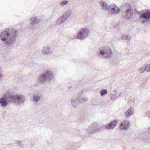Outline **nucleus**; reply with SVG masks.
<instances>
[{
    "mask_svg": "<svg viewBox=\"0 0 150 150\" xmlns=\"http://www.w3.org/2000/svg\"><path fill=\"white\" fill-rule=\"evenodd\" d=\"M72 13V10L71 9H69L62 15L67 20L70 16Z\"/></svg>",
    "mask_w": 150,
    "mask_h": 150,
    "instance_id": "nucleus-18",
    "label": "nucleus"
},
{
    "mask_svg": "<svg viewBox=\"0 0 150 150\" xmlns=\"http://www.w3.org/2000/svg\"><path fill=\"white\" fill-rule=\"evenodd\" d=\"M100 93L101 96H103L107 94L108 93V91L106 89H103L100 91Z\"/></svg>",
    "mask_w": 150,
    "mask_h": 150,
    "instance_id": "nucleus-26",
    "label": "nucleus"
},
{
    "mask_svg": "<svg viewBox=\"0 0 150 150\" xmlns=\"http://www.w3.org/2000/svg\"><path fill=\"white\" fill-rule=\"evenodd\" d=\"M71 88V87H70L69 89L70 88Z\"/></svg>",
    "mask_w": 150,
    "mask_h": 150,
    "instance_id": "nucleus-37",
    "label": "nucleus"
},
{
    "mask_svg": "<svg viewBox=\"0 0 150 150\" xmlns=\"http://www.w3.org/2000/svg\"><path fill=\"white\" fill-rule=\"evenodd\" d=\"M17 35V31L16 29H7L0 33V39L4 44L11 45L15 42Z\"/></svg>",
    "mask_w": 150,
    "mask_h": 150,
    "instance_id": "nucleus-1",
    "label": "nucleus"
},
{
    "mask_svg": "<svg viewBox=\"0 0 150 150\" xmlns=\"http://www.w3.org/2000/svg\"><path fill=\"white\" fill-rule=\"evenodd\" d=\"M149 19H150V11L149 10H147L146 13H142L139 18L140 22L143 24L145 23Z\"/></svg>",
    "mask_w": 150,
    "mask_h": 150,
    "instance_id": "nucleus-8",
    "label": "nucleus"
},
{
    "mask_svg": "<svg viewBox=\"0 0 150 150\" xmlns=\"http://www.w3.org/2000/svg\"><path fill=\"white\" fill-rule=\"evenodd\" d=\"M110 99L111 100H116L118 98V95L117 93L113 94L112 93L110 95Z\"/></svg>",
    "mask_w": 150,
    "mask_h": 150,
    "instance_id": "nucleus-24",
    "label": "nucleus"
},
{
    "mask_svg": "<svg viewBox=\"0 0 150 150\" xmlns=\"http://www.w3.org/2000/svg\"><path fill=\"white\" fill-rule=\"evenodd\" d=\"M100 3L103 10H109L110 6H108L106 2L104 1H101Z\"/></svg>",
    "mask_w": 150,
    "mask_h": 150,
    "instance_id": "nucleus-20",
    "label": "nucleus"
},
{
    "mask_svg": "<svg viewBox=\"0 0 150 150\" xmlns=\"http://www.w3.org/2000/svg\"><path fill=\"white\" fill-rule=\"evenodd\" d=\"M69 1L67 0L62 1L60 3V5L62 7H64L68 4Z\"/></svg>",
    "mask_w": 150,
    "mask_h": 150,
    "instance_id": "nucleus-25",
    "label": "nucleus"
},
{
    "mask_svg": "<svg viewBox=\"0 0 150 150\" xmlns=\"http://www.w3.org/2000/svg\"><path fill=\"white\" fill-rule=\"evenodd\" d=\"M14 103L17 105H21L25 101V96L22 94L14 95Z\"/></svg>",
    "mask_w": 150,
    "mask_h": 150,
    "instance_id": "nucleus-7",
    "label": "nucleus"
},
{
    "mask_svg": "<svg viewBox=\"0 0 150 150\" xmlns=\"http://www.w3.org/2000/svg\"><path fill=\"white\" fill-rule=\"evenodd\" d=\"M130 126L129 121L127 120H124L120 124V128L125 130H127L129 128Z\"/></svg>",
    "mask_w": 150,
    "mask_h": 150,
    "instance_id": "nucleus-13",
    "label": "nucleus"
},
{
    "mask_svg": "<svg viewBox=\"0 0 150 150\" xmlns=\"http://www.w3.org/2000/svg\"><path fill=\"white\" fill-rule=\"evenodd\" d=\"M148 132L150 133V127L149 128Z\"/></svg>",
    "mask_w": 150,
    "mask_h": 150,
    "instance_id": "nucleus-33",
    "label": "nucleus"
},
{
    "mask_svg": "<svg viewBox=\"0 0 150 150\" xmlns=\"http://www.w3.org/2000/svg\"><path fill=\"white\" fill-rule=\"evenodd\" d=\"M101 130L102 128L100 127L99 124L96 122L89 125L86 131L88 133L93 134Z\"/></svg>",
    "mask_w": 150,
    "mask_h": 150,
    "instance_id": "nucleus-5",
    "label": "nucleus"
},
{
    "mask_svg": "<svg viewBox=\"0 0 150 150\" xmlns=\"http://www.w3.org/2000/svg\"><path fill=\"white\" fill-rule=\"evenodd\" d=\"M146 65H148L149 66V67H147V69H149V68L150 67L149 65L147 64Z\"/></svg>",
    "mask_w": 150,
    "mask_h": 150,
    "instance_id": "nucleus-32",
    "label": "nucleus"
},
{
    "mask_svg": "<svg viewBox=\"0 0 150 150\" xmlns=\"http://www.w3.org/2000/svg\"><path fill=\"white\" fill-rule=\"evenodd\" d=\"M3 76V74L1 73H0V79H1Z\"/></svg>",
    "mask_w": 150,
    "mask_h": 150,
    "instance_id": "nucleus-31",
    "label": "nucleus"
},
{
    "mask_svg": "<svg viewBox=\"0 0 150 150\" xmlns=\"http://www.w3.org/2000/svg\"><path fill=\"white\" fill-rule=\"evenodd\" d=\"M125 18L127 19L132 18L134 17L133 10L131 7L129 6L123 14Z\"/></svg>",
    "mask_w": 150,
    "mask_h": 150,
    "instance_id": "nucleus-10",
    "label": "nucleus"
},
{
    "mask_svg": "<svg viewBox=\"0 0 150 150\" xmlns=\"http://www.w3.org/2000/svg\"><path fill=\"white\" fill-rule=\"evenodd\" d=\"M134 15L138 14H140V12L139 11L136 9H135L134 10H133Z\"/></svg>",
    "mask_w": 150,
    "mask_h": 150,
    "instance_id": "nucleus-29",
    "label": "nucleus"
},
{
    "mask_svg": "<svg viewBox=\"0 0 150 150\" xmlns=\"http://www.w3.org/2000/svg\"><path fill=\"white\" fill-rule=\"evenodd\" d=\"M82 95H81V98H80L81 103H84L88 101V99L87 98L82 97Z\"/></svg>",
    "mask_w": 150,
    "mask_h": 150,
    "instance_id": "nucleus-28",
    "label": "nucleus"
},
{
    "mask_svg": "<svg viewBox=\"0 0 150 150\" xmlns=\"http://www.w3.org/2000/svg\"><path fill=\"white\" fill-rule=\"evenodd\" d=\"M99 55L103 56L104 59H110L113 55L111 49L107 46L101 47L99 49Z\"/></svg>",
    "mask_w": 150,
    "mask_h": 150,
    "instance_id": "nucleus-3",
    "label": "nucleus"
},
{
    "mask_svg": "<svg viewBox=\"0 0 150 150\" xmlns=\"http://www.w3.org/2000/svg\"><path fill=\"white\" fill-rule=\"evenodd\" d=\"M42 52L44 54H49L52 52V51L50 46H47L43 47Z\"/></svg>",
    "mask_w": 150,
    "mask_h": 150,
    "instance_id": "nucleus-15",
    "label": "nucleus"
},
{
    "mask_svg": "<svg viewBox=\"0 0 150 150\" xmlns=\"http://www.w3.org/2000/svg\"><path fill=\"white\" fill-rule=\"evenodd\" d=\"M89 33V28H82L80 29L76 35L75 34L74 35L72 39L84 40L88 36Z\"/></svg>",
    "mask_w": 150,
    "mask_h": 150,
    "instance_id": "nucleus-4",
    "label": "nucleus"
},
{
    "mask_svg": "<svg viewBox=\"0 0 150 150\" xmlns=\"http://www.w3.org/2000/svg\"><path fill=\"white\" fill-rule=\"evenodd\" d=\"M114 91V92H116V91H115V90H114V91Z\"/></svg>",
    "mask_w": 150,
    "mask_h": 150,
    "instance_id": "nucleus-34",
    "label": "nucleus"
},
{
    "mask_svg": "<svg viewBox=\"0 0 150 150\" xmlns=\"http://www.w3.org/2000/svg\"><path fill=\"white\" fill-rule=\"evenodd\" d=\"M67 20L62 15L56 21L57 25H61L64 22Z\"/></svg>",
    "mask_w": 150,
    "mask_h": 150,
    "instance_id": "nucleus-19",
    "label": "nucleus"
},
{
    "mask_svg": "<svg viewBox=\"0 0 150 150\" xmlns=\"http://www.w3.org/2000/svg\"><path fill=\"white\" fill-rule=\"evenodd\" d=\"M2 70V67L1 66H0V73H1Z\"/></svg>",
    "mask_w": 150,
    "mask_h": 150,
    "instance_id": "nucleus-30",
    "label": "nucleus"
},
{
    "mask_svg": "<svg viewBox=\"0 0 150 150\" xmlns=\"http://www.w3.org/2000/svg\"><path fill=\"white\" fill-rule=\"evenodd\" d=\"M131 38L130 35H128L124 34L122 37V39L124 40H129Z\"/></svg>",
    "mask_w": 150,
    "mask_h": 150,
    "instance_id": "nucleus-23",
    "label": "nucleus"
},
{
    "mask_svg": "<svg viewBox=\"0 0 150 150\" xmlns=\"http://www.w3.org/2000/svg\"><path fill=\"white\" fill-rule=\"evenodd\" d=\"M149 64V65H150V64Z\"/></svg>",
    "mask_w": 150,
    "mask_h": 150,
    "instance_id": "nucleus-35",
    "label": "nucleus"
},
{
    "mask_svg": "<svg viewBox=\"0 0 150 150\" xmlns=\"http://www.w3.org/2000/svg\"><path fill=\"white\" fill-rule=\"evenodd\" d=\"M117 121L116 120H114L104 125L103 127H104L105 129L110 130L114 129L117 125Z\"/></svg>",
    "mask_w": 150,
    "mask_h": 150,
    "instance_id": "nucleus-9",
    "label": "nucleus"
},
{
    "mask_svg": "<svg viewBox=\"0 0 150 150\" xmlns=\"http://www.w3.org/2000/svg\"><path fill=\"white\" fill-rule=\"evenodd\" d=\"M144 11V10H143V12Z\"/></svg>",
    "mask_w": 150,
    "mask_h": 150,
    "instance_id": "nucleus-36",
    "label": "nucleus"
},
{
    "mask_svg": "<svg viewBox=\"0 0 150 150\" xmlns=\"http://www.w3.org/2000/svg\"><path fill=\"white\" fill-rule=\"evenodd\" d=\"M4 96L7 100L8 104L9 103H14V95H12L8 92L4 93Z\"/></svg>",
    "mask_w": 150,
    "mask_h": 150,
    "instance_id": "nucleus-12",
    "label": "nucleus"
},
{
    "mask_svg": "<svg viewBox=\"0 0 150 150\" xmlns=\"http://www.w3.org/2000/svg\"><path fill=\"white\" fill-rule=\"evenodd\" d=\"M108 11L112 14H116L118 13L120 11V9L115 5L112 4L110 6Z\"/></svg>",
    "mask_w": 150,
    "mask_h": 150,
    "instance_id": "nucleus-11",
    "label": "nucleus"
},
{
    "mask_svg": "<svg viewBox=\"0 0 150 150\" xmlns=\"http://www.w3.org/2000/svg\"><path fill=\"white\" fill-rule=\"evenodd\" d=\"M134 109L132 107L129 108L127 110V112H125L126 117L127 118L129 117L134 113Z\"/></svg>",
    "mask_w": 150,
    "mask_h": 150,
    "instance_id": "nucleus-16",
    "label": "nucleus"
},
{
    "mask_svg": "<svg viewBox=\"0 0 150 150\" xmlns=\"http://www.w3.org/2000/svg\"><path fill=\"white\" fill-rule=\"evenodd\" d=\"M41 94L39 95H37L36 94H34L33 96V100L35 102H37L41 98Z\"/></svg>",
    "mask_w": 150,
    "mask_h": 150,
    "instance_id": "nucleus-22",
    "label": "nucleus"
},
{
    "mask_svg": "<svg viewBox=\"0 0 150 150\" xmlns=\"http://www.w3.org/2000/svg\"><path fill=\"white\" fill-rule=\"evenodd\" d=\"M0 104L4 107L6 106L8 104L7 100L4 96V95L3 97L0 98Z\"/></svg>",
    "mask_w": 150,
    "mask_h": 150,
    "instance_id": "nucleus-17",
    "label": "nucleus"
},
{
    "mask_svg": "<svg viewBox=\"0 0 150 150\" xmlns=\"http://www.w3.org/2000/svg\"><path fill=\"white\" fill-rule=\"evenodd\" d=\"M148 65H146L145 67H142L139 69L138 71L140 73H145V71L147 72H149V69H147V67H149Z\"/></svg>",
    "mask_w": 150,
    "mask_h": 150,
    "instance_id": "nucleus-21",
    "label": "nucleus"
},
{
    "mask_svg": "<svg viewBox=\"0 0 150 150\" xmlns=\"http://www.w3.org/2000/svg\"><path fill=\"white\" fill-rule=\"evenodd\" d=\"M16 143L20 148H23V146L21 141L19 140L16 141Z\"/></svg>",
    "mask_w": 150,
    "mask_h": 150,
    "instance_id": "nucleus-27",
    "label": "nucleus"
},
{
    "mask_svg": "<svg viewBox=\"0 0 150 150\" xmlns=\"http://www.w3.org/2000/svg\"><path fill=\"white\" fill-rule=\"evenodd\" d=\"M30 20L31 22L30 24L32 25L37 24L39 23L41 21L40 18H38L36 16H33L31 17L30 18Z\"/></svg>",
    "mask_w": 150,
    "mask_h": 150,
    "instance_id": "nucleus-14",
    "label": "nucleus"
},
{
    "mask_svg": "<svg viewBox=\"0 0 150 150\" xmlns=\"http://www.w3.org/2000/svg\"><path fill=\"white\" fill-rule=\"evenodd\" d=\"M82 95V92L79 93L76 96L73 97L71 99V103L72 106L74 108H77L81 103V95Z\"/></svg>",
    "mask_w": 150,
    "mask_h": 150,
    "instance_id": "nucleus-6",
    "label": "nucleus"
},
{
    "mask_svg": "<svg viewBox=\"0 0 150 150\" xmlns=\"http://www.w3.org/2000/svg\"><path fill=\"white\" fill-rule=\"evenodd\" d=\"M53 72L49 70L44 71L43 73L40 74L37 79V83L39 84H43L47 81H50L53 78Z\"/></svg>",
    "mask_w": 150,
    "mask_h": 150,
    "instance_id": "nucleus-2",
    "label": "nucleus"
}]
</instances>
